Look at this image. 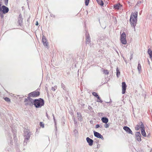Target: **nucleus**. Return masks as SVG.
Instances as JSON below:
<instances>
[{"instance_id":"obj_9","label":"nucleus","mask_w":152,"mask_h":152,"mask_svg":"<svg viewBox=\"0 0 152 152\" xmlns=\"http://www.w3.org/2000/svg\"><path fill=\"white\" fill-rule=\"evenodd\" d=\"M86 44H89V43L91 42V39L89 34L87 32L86 34Z\"/></svg>"},{"instance_id":"obj_43","label":"nucleus","mask_w":152,"mask_h":152,"mask_svg":"<svg viewBox=\"0 0 152 152\" xmlns=\"http://www.w3.org/2000/svg\"><path fill=\"white\" fill-rule=\"evenodd\" d=\"M52 115H53V118L54 122L55 123V120H56L55 119V117H54V114H52Z\"/></svg>"},{"instance_id":"obj_25","label":"nucleus","mask_w":152,"mask_h":152,"mask_svg":"<svg viewBox=\"0 0 152 152\" xmlns=\"http://www.w3.org/2000/svg\"><path fill=\"white\" fill-rule=\"evenodd\" d=\"M120 74V72L119 70H118V68H117L116 69V75L117 77H119Z\"/></svg>"},{"instance_id":"obj_27","label":"nucleus","mask_w":152,"mask_h":152,"mask_svg":"<svg viewBox=\"0 0 152 152\" xmlns=\"http://www.w3.org/2000/svg\"><path fill=\"white\" fill-rule=\"evenodd\" d=\"M61 87L65 91L66 90V86L63 83H61Z\"/></svg>"},{"instance_id":"obj_38","label":"nucleus","mask_w":152,"mask_h":152,"mask_svg":"<svg viewBox=\"0 0 152 152\" xmlns=\"http://www.w3.org/2000/svg\"><path fill=\"white\" fill-rule=\"evenodd\" d=\"M109 124L106 123L104 124V126L106 128H108L109 127Z\"/></svg>"},{"instance_id":"obj_49","label":"nucleus","mask_w":152,"mask_h":152,"mask_svg":"<svg viewBox=\"0 0 152 152\" xmlns=\"http://www.w3.org/2000/svg\"><path fill=\"white\" fill-rule=\"evenodd\" d=\"M1 5H2V2H0V7H1V6H2Z\"/></svg>"},{"instance_id":"obj_20","label":"nucleus","mask_w":152,"mask_h":152,"mask_svg":"<svg viewBox=\"0 0 152 152\" xmlns=\"http://www.w3.org/2000/svg\"><path fill=\"white\" fill-rule=\"evenodd\" d=\"M96 1L97 3L101 6H103L104 3L103 2L102 0H97Z\"/></svg>"},{"instance_id":"obj_48","label":"nucleus","mask_w":152,"mask_h":152,"mask_svg":"<svg viewBox=\"0 0 152 152\" xmlns=\"http://www.w3.org/2000/svg\"><path fill=\"white\" fill-rule=\"evenodd\" d=\"M50 16L51 17H55V16L53 14H50Z\"/></svg>"},{"instance_id":"obj_41","label":"nucleus","mask_w":152,"mask_h":152,"mask_svg":"<svg viewBox=\"0 0 152 152\" xmlns=\"http://www.w3.org/2000/svg\"><path fill=\"white\" fill-rule=\"evenodd\" d=\"M88 109L89 110H91L92 109V108L91 106H89L88 107Z\"/></svg>"},{"instance_id":"obj_1","label":"nucleus","mask_w":152,"mask_h":152,"mask_svg":"<svg viewBox=\"0 0 152 152\" xmlns=\"http://www.w3.org/2000/svg\"><path fill=\"white\" fill-rule=\"evenodd\" d=\"M137 12H135L132 14L130 19L131 26L134 28V31H135V27L137 21Z\"/></svg>"},{"instance_id":"obj_3","label":"nucleus","mask_w":152,"mask_h":152,"mask_svg":"<svg viewBox=\"0 0 152 152\" xmlns=\"http://www.w3.org/2000/svg\"><path fill=\"white\" fill-rule=\"evenodd\" d=\"M25 132L24 135L25 139L23 142V144L25 145H27V142L30 139L31 135V133L29 131L27 130L26 131H25Z\"/></svg>"},{"instance_id":"obj_16","label":"nucleus","mask_w":152,"mask_h":152,"mask_svg":"<svg viewBox=\"0 0 152 152\" xmlns=\"http://www.w3.org/2000/svg\"><path fill=\"white\" fill-rule=\"evenodd\" d=\"M148 53L150 56L151 59H152V51L150 49H148Z\"/></svg>"},{"instance_id":"obj_46","label":"nucleus","mask_w":152,"mask_h":152,"mask_svg":"<svg viewBox=\"0 0 152 152\" xmlns=\"http://www.w3.org/2000/svg\"><path fill=\"white\" fill-rule=\"evenodd\" d=\"M39 24L38 22V21H37L36 23L35 24V25L36 26H38Z\"/></svg>"},{"instance_id":"obj_22","label":"nucleus","mask_w":152,"mask_h":152,"mask_svg":"<svg viewBox=\"0 0 152 152\" xmlns=\"http://www.w3.org/2000/svg\"><path fill=\"white\" fill-rule=\"evenodd\" d=\"M102 71L103 72L104 74L105 75H107L109 74V72L107 69H102Z\"/></svg>"},{"instance_id":"obj_29","label":"nucleus","mask_w":152,"mask_h":152,"mask_svg":"<svg viewBox=\"0 0 152 152\" xmlns=\"http://www.w3.org/2000/svg\"><path fill=\"white\" fill-rule=\"evenodd\" d=\"M57 88V86H55L54 87H52L51 88V90L53 91H55L56 89Z\"/></svg>"},{"instance_id":"obj_52","label":"nucleus","mask_w":152,"mask_h":152,"mask_svg":"<svg viewBox=\"0 0 152 152\" xmlns=\"http://www.w3.org/2000/svg\"><path fill=\"white\" fill-rule=\"evenodd\" d=\"M99 40H100V39H98V41L99 40V41H100Z\"/></svg>"},{"instance_id":"obj_11","label":"nucleus","mask_w":152,"mask_h":152,"mask_svg":"<svg viewBox=\"0 0 152 152\" xmlns=\"http://www.w3.org/2000/svg\"><path fill=\"white\" fill-rule=\"evenodd\" d=\"M42 42L43 45L45 46H48V42L47 41L45 37L44 36H43L42 37Z\"/></svg>"},{"instance_id":"obj_13","label":"nucleus","mask_w":152,"mask_h":152,"mask_svg":"<svg viewBox=\"0 0 152 152\" xmlns=\"http://www.w3.org/2000/svg\"><path fill=\"white\" fill-rule=\"evenodd\" d=\"M23 21V18L21 17V15L20 14L19 15V18H18V23L19 24L20 26H21L22 23Z\"/></svg>"},{"instance_id":"obj_42","label":"nucleus","mask_w":152,"mask_h":152,"mask_svg":"<svg viewBox=\"0 0 152 152\" xmlns=\"http://www.w3.org/2000/svg\"><path fill=\"white\" fill-rule=\"evenodd\" d=\"M28 96L27 97V99H28V100L29 101V100L31 98L30 97H31V96H29V94H28Z\"/></svg>"},{"instance_id":"obj_36","label":"nucleus","mask_w":152,"mask_h":152,"mask_svg":"<svg viewBox=\"0 0 152 152\" xmlns=\"http://www.w3.org/2000/svg\"><path fill=\"white\" fill-rule=\"evenodd\" d=\"M4 13H2V12H0V17L1 18H3L4 17Z\"/></svg>"},{"instance_id":"obj_5","label":"nucleus","mask_w":152,"mask_h":152,"mask_svg":"<svg viewBox=\"0 0 152 152\" xmlns=\"http://www.w3.org/2000/svg\"><path fill=\"white\" fill-rule=\"evenodd\" d=\"M40 93L38 91H34L29 93V96L33 97H36L38 96Z\"/></svg>"},{"instance_id":"obj_17","label":"nucleus","mask_w":152,"mask_h":152,"mask_svg":"<svg viewBox=\"0 0 152 152\" xmlns=\"http://www.w3.org/2000/svg\"><path fill=\"white\" fill-rule=\"evenodd\" d=\"M120 6H122V5H121L120 4H115V5H114V7L115 9H117V10H118V9H119L120 8Z\"/></svg>"},{"instance_id":"obj_12","label":"nucleus","mask_w":152,"mask_h":152,"mask_svg":"<svg viewBox=\"0 0 152 152\" xmlns=\"http://www.w3.org/2000/svg\"><path fill=\"white\" fill-rule=\"evenodd\" d=\"M86 140L87 142L90 146H91L93 145L94 141L93 140L89 138V137H87L86 138Z\"/></svg>"},{"instance_id":"obj_24","label":"nucleus","mask_w":152,"mask_h":152,"mask_svg":"<svg viewBox=\"0 0 152 152\" xmlns=\"http://www.w3.org/2000/svg\"><path fill=\"white\" fill-rule=\"evenodd\" d=\"M137 69L140 73L141 71V66L140 63H138L137 66Z\"/></svg>"},{"instance_id":"obj_35","label":"nucleus","mask_w":152,"mask_h":152,"mask_svg":"<svg viewBox=\"0 0 152 152\" xmlns=\"http://www.w3.org/2000/svg\"><path fill=\"white\" fill-rule=\"evenodd\" d=\"M5 5L7 6L8 0H3Z\"/></svg>"},{"instance_id":"obj_40","label":"nucleus","mask_w":152,"mask_h":152,"mask_svg":"<svg viewBox=\"0 0 152 152\" xmlns=\"http://www.w3.org/2000/svg\"><path fill=\"white\" fill-rule=\"evenodd\" d=\"M100 127V126L99 124H97L96 125L95 127L96 128H98Z\"/></svg>"},{"instance_id":"obj_2","label":"nucleus","mask_w":152,"mask_h":152,"mask_svg":"<svg viewBox=\"0 0 152 152\" xmlns=\"http://www.w3.org/2000/svg\"><path fill=\"white\" fill-rule=\"evenodd\" d=\"M44 100L41 98L35 99L33 101V104L36 108H40L44 104Z\"/></svg>"},{"instance_id":"obj_15","label":"nucleus","mask_w":152,"mask_h":152,"mask_svg":"<svg viewBox=\"0 0 152 152\" xmlns=\"http://www.w3.org/2000/svg\"><path fill=\"white\" fill-rule=\"evenodd\" d=\"M77 117L78 120L80 121H81L83 119V117L81 115V114L79 112H77Z\"/></svg>"},{"instance_id":"obj_19","label":"nucleus","mask_w":152,"mask_h":152,"mask_svg":"<svg viewBox=\"0 0 152 152\" xmlns=\"http://www.w3.org/2000/svg\"><path fill=\"white\" fill-rule=\"evenodd\" d=\"M121 42L123 44H126L127 43L126 38L120 39Z\"/></svg>"},{"instance_id":"obj_32","label":"nucleus","mask_w":152,"mask_h":152,"mask_svg":"<svg viewBox=\"0 0 152 152\" xmlns=\"http://www.w3.org/2000/svg\"><path fill=\"white\" fill-rule=\"evenodd\" d=\"M40 126L42 128H44V124L42 122H40Z\"/></svg>"},{"instance_id":"obj_31","label":"nucleus","mask_w":152,"mask_h":152,"mask_svg":"<svg viewBox=\"0 0 152 152\" xmlns=\"http://www.w3.org/2000/svg\"><path fill=\"white\" fill-rule=\"evenodd\" d=\"M140 128V126L138 125H137L135 127V130H138Z\"/></svg>"},{"instance_id":"obj_18","label":"nucleus","mask_w":152,"mask_h":152,"mask_svg":"<svg viewBox=\"0 0 152 152\" xmlns=\"http://www.w3.org/2000/svg\"><path fill=\"white\" fill-rule=\"evenodd\" d=\"M139 124L140 125V129H144V125L143 123L142 122H140L139 123Z\"/></svg>"},{"instance_id":"obj_21","label":"nucleus","mask_w":152,"mask_h":152,"mask_svg":"<svg viewBox=\"0 0 152 152\" xmlns=\"http://www.w3.org/2000/svg\"><path fill=\"white\" fill-rule=\"evenodd\" d=\"M141 133L142 134L144 137H146V134L145 132V129H141Z\"/></svg>"},{"instance_id":"obj_53","label":"nucleus","mask_w":152,"mask_h":152,"mask_svg":"<svg viewBox=\"0 0 152 152\" xmlns=\"http://www.w3.org/2000/svg\"><path fill=\"white\" fill-rule=\"evenodd\" d=\"M2 0H0V2H1Z\"/></svg>"},{"instance_id":"obj_26","label":"nucleus","mask_w":152,"mask_h":152,"mask_svg":"<svg viewBox=\"0 0 152 152\" xmlns=\"http://www.w3.org/2000/svg\"><path fill=\"white\" fill-rule=\"evenodd\" d=\"M92 95L96 97L97 99L99 98V96H98L97 93L95 92H93L92 93Z\"/></svg>"},{"instance_id":"obj_8","label":"nucleus","mask_w":152,"mask_h":152,"mask_svg":"<svg viewBox=\"0 0 152 152\" xmlns=\"http://www.w3.org/2000/svg\"><path fill=\"white\" fill-rule=\"evenodd\" d=\"M122 94H124L126 92V89L127 87L126 85L125 82H123L122 83Z\"/></svg>"},{"instance_id":"obj_7","label":"nucleus","mask_w":152,"mask_h":152,"mask_svg":"<svg viewBox=\"0 0 152 152\" xmlns=\"http://www.w3.org/2000/svg\"><path fill=\"white\" fill-rule=\"evenodd\" d=\"M141 134L140 132H136L135 134V138L137 140L140 142L141 140Z\"/></svg>"},{"instance_id":"obj_23","label":"nucleus","mask_w":152,"mask_h":152,"mask_svg":"<svg viewBox=\"0 0 152 152\" xmlns=\"http://www.w3.org/2000/svg\"><path fill=\"white\" fill-rule=\"evenodd\" d=\"M126 38V35L124 32H123L121 35L120 36V39H123Z\"/></svg>"},{"instance_id":"obj_30","label":"nucleus","mask_w":152,"mask_h":152,"mask_svg":"<svg viewBox=\"0 0 152 152\" xmlns=\"http://www.w3.org/2000/svg\"><path fill=\"white\" fill-rule=\"evenodd\" d=\"M4 100L7 102H10V99L8 97H5L4 98Z\"/></svg>"},{"instance_id":"obj_47","label":"nucleus","mask_w":152,"mask_h":152,"mask_svg":"<svg viewBox=\"0 0 152 152\" xmlns=\"http://www.w3.org/2000/svg\"><path fill=\"white\" fill-rule=\"evenodd\" d=\"M132 58V55H131L130 58V60H131Z\"/></svg>"},{"instance_id":"obj_50","label":"nucleus","mask_w":152,"mask_h":152,"mask_svg":"<svg viewBox=\"0 0 152 152\" xmlns=\"http://www.w3.org/2000/svg\"><path fill=\"white\" fill-rule=\"evenodd\" d=\"M89 44L90 46H91V42L89 43V44Z\"/></svg>"},{"instance_id":"obj_44","label":"nucleus","mask_w":152,"mask_h":152,"mask_svg":"<svg viewBox=\"0 0 152 152\" xmlns=\"http://www.w3.org/2000/svg\"><path fill=\"white\" fill-rule=\"evenodd\" d=\"M46 115L47 117V118L48 119H49V118H50V117L49 116H48V114L46 112Z\"/></svg>"},{"instance_id":"obj_4","label":"nucleus","mask_w":152,"mask_h":152,"mask_svg":"<svg viewBox=\"0 0 152 152\" xmlns=\"http://www.w3.org/2000/svg\"><path fill=\"white\" fill-rule=\"evenodd\" d=\"M9 11V9L8 7H6L4 5H2L0 7V12H2V13L5 14L7 13Z\"/></svg>"},{"instance_id":"obj_28","label":"nucleus","mask_w":152,"mask_h":152,"mask_svg":"<svg viewBox=\"0 0 152 152\" xmlns=\"http://www.w3.org/2000/svg\"><path fill=\"white\" fill-rule=\"evenodd\" d=\"M24 102H26V105H27L28 104H30L29 103V101L28 99L27 98H25L24 99Z\"/></svg>"},{"instance_id":"obj_45","label":"nucleus","mask_w":152,"mask_h":152,"mask_svg":"<svg viewBox=\"0 0 152 152\" xmlns=\"http://www.w3.org/2000/svg\"><path fill=\"white\" fill-rule=\"evenodd\" d=\"M73 120L75 122V124H76L77 123V121H76L75 119V118H74Z\"/></svg>"},{"instance_id":"obj_10","label":"nucleus","mask_w":152,"mask_h":152,"mask_svg":"<svg viewBox=\"0 0 152 152\" xmlns=\"http://www.w3.org/2000/svg\"><path fill=\"white\" fill-rule=\"evenodd\" d=\"M123 129L125 130L127 133L132 134H133L132 131L129 127L126 126H124L123 127Z\"/></svg>"},{"instance_id":"obj_37","label":"nucleus","mask_w":152,"mask_h":152,"mask_svg":"<svg viewBox=\"0 0 152 152\" xmlns=\"http://www.w3.org/2000/svg\"><path fill=\"white\" fill-rule=\"evenodd\" d=\"M34 100H33L32 99V98H31L29 100V102H31V103H32V104H33V101Z\"/></svg>"},{"instance_id":"obj_33","label":"nucleus","mask_w":152,"mask_h":152,"mask_svg":"<svg viewBox=\"0 0 152 152\" xmlns=\"http://www.w3.org/2000/svg\"><path fill=\"white\" fill-rule=\"evenodd\" d=\"M97 100V102H99L101 103H102L103 102V101L99 97V98Z\"/></svg>"},{"instance_id":"obj_39","label":"nucleus","mask_w":152,"mask_h":152,"mask_svg":"<svg viewBox=\"0 0 152 152\" xmlns=\"http://www.w3.org/2000/svg\"><path fill=\"white\" fill-rule=\"evenodd\" d=\"M10 144L11 145H12L13 144V142L11 138L10 139Z\"/></svg>"},{"instance_id":"obj_6","label":"nucleus","mask_w":152,"mask_h":152,"mask_svg":"<svg viewBox=\"0 0 152 152\" xmlns=\"http://www.w3.org/2000/svg\"><path fill=\"white\" fill-rule=\"evenodd\" d=\"M94 135L95 137L101 139L102 140H104V138L103 136L99 132L94 131Z\"/></svg>"},{"instance_id":"obj_51","label":"nucleus","mask_w":152,"mask_h":152,"mask_svg":"<svg viewBox=\"0 0 152 152\" xmlns=\"http://www.w3.org/2000/svg\"><path fill=\"white\" fill-rule=\"evenodd\" d=\"M14 138H15V137H16V135H14Z\"/></svg>"},{"instance_id":"obj_14","label":"nucleus","mask_w":152,"mask_h":152,"mask_svg":"<svg viewBox=\"0 0 152 152\" xmlns=\"http://www.w3.org/2000/svg\"><path fill=\"white\" fill-rule=\"evenodd\" d=\"M101 120L103 123L105 124L107 123L108 122V118L105 117H102Z\"/></svg>"},{"instance_id":"obj_34","label":"nucleus","mask_w":152,"mask_h":152,"mask_svg":"<svg viewBox=\"0 0 152 152\" xmlns=\"http://www.w3.org/2000/svg\"><path fill=\"white\" fill-rule=\"evenodd\" d=\"M89 0H85V5L86 6H88V5Z\"/></svg>"}]
</instances>
